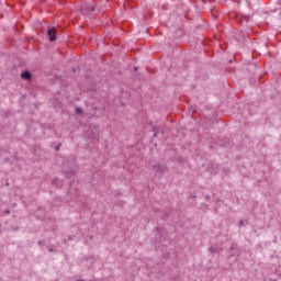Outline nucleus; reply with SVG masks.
Masks as SVG:
<instances>
[{"mask_svg": "<svg viewBox=\"0 0 281 281\" xmlns=\"http://www.w3.org/2000/svg\"><path fill=\"white\" fill-rule=\"evenodd\" d=\"M47 35L49 37V41L54 43V41H56V27L48 29Z\"/></svg>", "mask_w": 281, "mask_h": 281, "instance_id": "1", "label": "nucleus"}, {"mask_svg": "<svg viewBox=\"0 0 281 281\" xmlns=\"http://www.w3.org/2000/svg\"><path fill=\"white\" fill-rule=\"evenodd\" d=\"M245 21H246V22L249 21V16H245Z\"/></svg>", "mask_w": 281, "mask_h": 281, "instance_id": "5", "label": "nucleus"}, {"mask_svg": "<svg viewBox=\"0 0 281 281\" xmlns=\"http://www.w3.org/2000/svg\"><path fill=\"white\" fill-rule=\"evenodd\" d=\"M30 72H27V71H24V72H22L21 74V78H23L24 80H30Z\"/></svg>", "mask_w": 281, "mask_h": 281, "instance_id": "2", "label": "nucleus"}, {"mask_svg": "<svg viewBox=\"0 0 281 281\" xmlns=\"http://www.w3.org/2000/svg\"><path fill=\"white\" fill-rule=\"evenodd\" d=\"M89 10L93 12L95 9L93 7H90Z\"/></svg>", "mask_w": 281, "mask_h": 281, "instance_id": "4", "label": "nucleus"}, {"mask_svg": "<svg viewBox=\"0 0 281 281\" xmlns=\"http://www.w3.org/2000/svg\"><path fill=\"white\" fill-rule=\"evenodd\" d=\"M76 113L77 115H82V108H77Z\"/></svg>", "mask_w": 281, "mask_h": 281, "instance_id": "3", "label": "nucleus"}]
</instances>
